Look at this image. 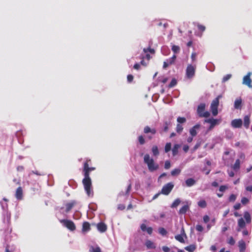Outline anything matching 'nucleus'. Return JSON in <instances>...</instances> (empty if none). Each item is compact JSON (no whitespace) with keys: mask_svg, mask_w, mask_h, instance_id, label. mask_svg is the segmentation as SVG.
I'll return each mask as SVG.
<instances>
[{"mask_svg":"<svg viewBox=\"0 0 252 252\" xmlns=\"http://www.w3.org/2000/svg\"><path fill=\"white\" fill-rule=\"evenodd\" d=\"M189 149V147L188 145H185L183 147V150L185 152L187 153Z\"/></svg>","mask_w":252,"mask_h":252,"instance_id":"338daca9","label":"nucleus"},{"mask_svg":"<svg viewBox=\"0 0 252 252\" xmlns=\"http://www.w3.org/2000/svg\"><path fill=\"white\" fill-rule=\"evenodd\" d=\"M205 103H201L198 106L197 112L200 117L207 118L210 116V113L208 111H205Z\"/></svg>","mask_w":252,"mask_h":252,"instance_id":"20e7f679","label":"nucleus"},{"mask_svg":"<svg viewBox=\"0 0 252 252\" xmlns=\"http://www.w3.org/2000/svg\"><path fill=\"white\" fill-rule=\"evenodd\" d=\"M145 245L147 249H155L156 248L155 244L151 240H148L145 242Z\"/></svg>","mask_w":252,"mask_h":252,"instance_id":"6ab92c4d","label":"nucleus"},{"mask_svg":"<svg viewBox=\"0 0 252 252\" xmlns=\"http://www.w3.org/2000/svg\"><path fill=\"white\" fill-rule=\"evenodd\" d=\"M152 152L154 156H157L159 155V151L157 146H153L152 148Z\"/></svg>","mask_w":252,"mask_h":252,"instance_id":"cd10ccee","label":"nucleus"},{"mask_svg":"<svg viewBox=\"0 0 252 252\" xmlns=\"http://www.w3.org/2000/svg\"><path fill=\"white\" fill-rule=\"evenodd\" d=\"M196 65L189 64L186 70V76L188 79H191L195 75Z\"/></svg>","mask_w":252,"mask_h":252,"instance_id":"39448f33","label":"nucleus"},{"mask_svg":"<svg viewBox=\"0 0 252 252\" xmlns=\"http://www.w3.org/2000/svg\"><path fill=\"white\" fill-rule=\"evenodd\" d=\"M179 147V145L178 144H175L172 150L173 156H175L178 154Z\"/></svg>","mask_w":252,"mask_h":252,"instance_id":"7c9ffc66","label":"nucleus"},{"mask_svg":"<svg viewBox=\"0 0 252 252\" xmlns=\"http://www.w3.org/2000/svg\"><path fill=\"white\" fill-rule=\"evenodd\" d=\"M140 228L142 231L147 232L151 235L153 232V228L151 227H147L146 225L144 223H142L140 226Z\"/></svg>","mask_w":252,"mask_h":252,"instance_id":"4468645a","label":"nucleus"},{"mask_svg":"<svg viewBox=\"0 0 252 252\" xmlns=\"http://www.w3.org/2000/svg\"><path fill=\"white\" fill-rule=\"evenodd\" d=\"M91 229L90 224L89 222L85 221L83 223L82 231L83 232L89 231Z\"/></svg>","mask_w":252,"mask_h":252,"instance_id":"dca6fc26","label":"nucleus"},{"mask_svg":"<svg viewBox=\"0 0 252 252\" xmlns=\"http://www.w3.org/2000/svg\"><path fill=\"white\" fill-rule=\"evenodd\" d=\"M241 207V205L240 203H236L234 206L233 208L235 210H239L240 209Z\"/></svg>","mask_w":252,"mask_h":252,"instance_id":"4d7b16f0","label":"nucleus"},{"mask_svg":"<svg viewBox=\"0 0 252 252\" xmlns=\"http://www.w3.org/2000/svg\"><path fill=\"white\" fill-rule=\"evenodd\" d=\"M251 123L250 121V116L249 115H246L244 118V126L246 128L248 129L249 128L250 125Z\"/></svg>","mask_w":252,"mask_h":252,"instance_id":"2eb2a0df","label":"nucleus"},{"mask_svg":"<svg viewBox=\"0 0 252 252\" xmlns=\"http://www.w3.org/2000/svg\"><path fill=\"white\" fill-rule=\"evenodd\" d=\"M200 146V143L198 142L195 144L193 147V151L197 150Z\"/></svg>","mask_w":252,"mask_h":252,"instance_id":"0e129e2a","label":"nucleus"},{"mask_svg":"<svg viewBox=\"0 0 252 252\" xmlns=\"http://www.w3.org/2000/svg\"><path fill=\"white\" fill-rule=\"evenodd\" d=\"M177 84V81L175 79H172L171 82L169 84V88H172Z\"/></svg>","mask_w":252,"mask_h":252,"instance_id":"c03bdc74","label":"nucleus"},{"mask_svg":"<svg viewBox=\"0 0 252 252\" xmlns=\"http://www.w3.org/2000/svg\"><path fill=\"white\" fill-rule=\"evenodd\" d=\"M65 227L69 230L73 231L76 229V226L73 221L68 220H60Z\"/></svg>","mask_w":252,"mask_h":252,"instance_id":"423d86ee","label":"nucleus"},{"mask_svg":"<svg viewBox=\"0 0 252 252\" xmlns=\"http://www.w3.org/2000/svg\"><path fill=\"white\" fill-rule=\"evenodd\" d=\"M227 243L233 246L235 243V241L234 240V238L232 237H230L229 239H228Z\"/></svg>","mask_w":252,"mask_h":252,"instance_id":"37998d69","label":"nucleus"},{"mask_svg":"<svg viewBox=\"0 0 252 252\" xmlns=\"http://www.w3.org/2000/svg\"><path fill=\"white\" fill-rule=\"evenodd\" d=\"M176 58V56L175 55H173L171 58L167 59L166 61L169 63V64H170V65H172L175 63Z\"/></svg>","mask_w":252,"mask_h":252,"instance_id":"473e14b6","label":"nucleus"},{"mask_svg":"<svg viewBox=\"0 0 252 252\" xmlns=\"http://www.w3.org/2000/svg\"><path fill=\"white\" fill-rule=\"evenodd\" d=\"M176 130L177 133H181L183 130V127L180 124H178L176 126Z\"/></svg>","mask_w":252,"mask_h":252,"instance_id":"58836bf2","label":"nucleus"},{"mask_svg":"<svg viewBox=\"0 0 252 252\" xmlns=\"http://www.w3.org/2000/svg\"><path fill=\"white\" fill-rule=\"evenodd\" d=\"M246 189L247 191L252 192V186H247V187L246 188Z\"/></svg>","mask_w":252,"mask_h":252,"instance_id":"774afa93","label":"nucleus"},{"mask_svg":"<svg viewBox=\"0 0 252 252\" xmlns=\"http://www.w3.org/2000/svg\"><path fill=\"white\" fill-rule=\"evenodd\" d=\"M89 252H101V251L99 247H94L91 246L90 248Z\"/></svg>","mask_w":252,"mask_h":252,"instance_id":"72a5a7b5","label":"nucleus"},{"mask_svg":"<svg viewBox=\"0 0 252 252\" xmlns=\"http://www.w3.org/2000/svg\"><path fill=\"white\" fill-rule=\"evenodd\" d=\"M210 218L208 216L205 215L203 217V221L205 223H207L209 221Z\"/></svg>","mask_w":252,"mask_h":252,"instance_id":"13d9d810","label":"nucleus"},{"mask_svg":"<svg viewBox=\"0 0 252 252\" xmlns=\"http://www.w3.org/2000/svg\"><path fill=\"white\" fill-rule=\"evenodd\" d=\"M91 164V159H86L85 162L84 163L83 168L84 178L82 180V183L83 184L85 190L89 196H92L93 195L92 181L90 177V172L95 169V167H89V165Z\"/></svg>","mask_w":252,"mask_h":252,"instance_id":"f257e3e1","label":"nucleus"},{"mask_svg":"<svg viewBox=\"0 0 252 252\" xmlns=\"http://www.w3.org/2000/svg\"><path fill=\"white\" fill-rule=\"evenodd\" d=\"M171 49L175 54H176L180 52V48L177 45H173Z\"/></svg>","mask_w":252,"mask_h":252,"instance_id":"f704fd0d","label":"nucleus"},{"mask_svg":"<svg viewBox=\"0 0 252 252\" xmlns=\"http://www.w3.org/2000/svg\"><path fill=\"white\" fill-rule=\"evenodd\" d=\"M175 238L176 240L180 242V243H185V240L183 238V235H182V234H178V235H176L175 236Z\"/></svg>","mask_w":252,"mask_h":252,"instance_id":"c756f323","label":"nucleus"},{"mask_svg":"<svg viewBox=\"0 0 252 252\" xmlns=\"http://www.w3.org/2000/svg\"><path fill=\"white\" fill-rule=\"evenodd\" d=\"M143 51L145 53H147L148 52H150L152 54L155 53V50L154 49H152L151 48H144Z\"/></svg>","mask_w":252,"mask_h":252,"instance_id":"09e8293b","label":"nucleus"},{"mask_svg":"<svg viewBox=\"0 0 252 252\" xmlns=\"http://www.w3.org/2000/svg\"><path fill=\"white\" fill-rule=\"evenodd\" d=\"M227 189H228V187L226 186L222 185V186H220L219 190L221 192H223Z\"/></svg>","mask_w":252,"mask_h":252,"instance_id":"603ef678","label":"nucleus"},{"mask_svg":"<svg viewBox=\"0 0 252 252\" xmlns=\"http://www.w3.org/2000/svg\"><path fill=\"white\" fill-rule=\"evenodd\" d=\"M23 189L21 187H19L16 190L15 193V197L18 200H21L23 198Z\"/></svg>","mask_w":252,"mask_h":252,"instance_id":"9b49d317","label":"nucleus"},{"mask_svg":"<svg viewBox=\"0 0 252 252\" xmlns=\"http://www.w3.org/2000/svg\"><path fill=\"white\" fill-rule=\"evenodd\" d=\"M138 142L140 145H143L145 143V140L144 136L142 135L138 137Z\"/></svg>","mask_w":252,"mask_h":252,"instance_id":"e433bc0d","label":"nucleus"},{"mask_svg":"<svg viewBox=\"0 0 252 252\" xmlns=\"http://www.w3.org/2000/svg\"><path fill=\"white\" fill-rule=\"evenodd\" d=\"M181 203V200L179 198L176 199L171 204V208H176Z\"/></svg>","mask_w":252,"mask_h":252,"instance_id":"2f4dec72","label":"nucleus"},{"mask_svg":"<svg viewBox=\"0 0 252 252\" xmlns=\"http://www.w3.org/2000/svg\"><path fill=\"white\" fill-rule=\"evenodd\" d=\"M236 199V195L234 194H232L229 196L228 200L229 202H234L235 201Z\"/></svg>","mask_w":252,"mask_h":252,"instance_id":"de8ad7c7","label":"nucleus"},{"mask_svg":"<svg viewBox=\"0 0 252 252\" xmlns=\"http://www.w3.org/2000/svg\"><path fill=\"white\" fill-rule=\"evenodd\" d=\"M107 225L103 222H99L97 224V228L100 232H104L107 230Z\"/></svg>","mask_w":252,"mask_h":252,"instance_id":"ddd939ff","label":"nucleus"},{"mask_svg":"<svg viewBox=\"0 0 252 252\" xmlns=\"http://www.w3.org/2000/svg\"><path fill=\"white\" fill-rule=\"evenodd\" d=\"M171 149V144L170 143H167L165 146L164 150L166 153L168 152Z\"/></svg>","mask_w":252,"mask_h":252,"instance_id":"a19ab883","label":"nucleus"},{"mask_svg":"<svg viewBox=\"0 0 252 252\" xmlns=\"http://www.w3.org/2000/svg\"><path fill=\"white\" fill-rule=\"evenodd\" d=\"M242 99L241 98L236 99L234 102V107L235 109H240L241 108Z\"/></svg>","mask_w":252,"mask_h":252,"instance_id":"b1692460","label":"nucleus"},{"mask_svg":"<svg viewBox=\"0 0 252 252\" xmlns=\"http://www.w3.org/2000/svg\"><path fill=\"white\" fill-rule=\"evenodd\" d=\"M196 54L194 52L192 53L191 55V59L193 62H194L196 61Z\"/></svg>","mask_w":252,"mask_h":252,"instance_id":"6e6d98bb","label":"nucleus"},{"mask_svg":"<svg viewBox=\"0 0 252 252\" xmlns=\"http://www.w3.org/2000/svg\"><path fill=\"white\" fill-rule=\"evenodd\" d=\"M221 97V95H218L215 99H214L211 105V109L213 116H216L218 113V106L219 104V99Z\"/></svg>","mask_w":252,"mask_h":252,"instance_id":"7ed1b4c3","label":"nucleus"},{"mask_svg":"<svg viewBox=\"0 0 252 252\" xmlns=\"http://www.w3.org/2000/svg\"><path fill=\"white\" fill-rule=\"evenodd\" d=\"M249 202V200L247 197H244L241 199V203L243 205H246Z\"/></svg>","mask_w":252,"mask_h":252,"instance_id":"49530a36","label":"nucleus"},{"mask_svg":"<svg viewBox=\"0 0 252 252\" xmlns=\"http://www.w3.org/2000/svg\"><path fill=\"white\" fill-rule=\"evenodd\" d=\"M198 205L201 208H204L207 206V203L204 200H201L198 202Z\"/></svg>","mask_w":252,"mask_h":252,"instance_id":"c9c22d12","label":"nucleus"},{"mask_svg":"<svg viewBox=\"0 0 252 252\" xmlns=\"http://www.w3.org/2000/svg\"><path fill=\"white\" fill-rule=\"evenodd\" d=\"M174 185L172 183H168L162 187L161 193L164 195H167L171 191Z\"/></svg>","mask_w":252,"mask_h":252,"instance_id":"6e6552de","label":"nucleus"},{"mask_svg":"<svg viewBox=\"0 0 252 252\" xmlns=\"http://www.w3.org/2000/svg\"><path fill=\"white\" fill-rule=\"evenodd\" d=\"M162 249L164 252H169L170 251V249L167 246H163Z\"/></svg>","mask_w":252,"mask_h":252,"instance_id":"052dcab7","label":"nucleus"},{"mask_svg":"<svg viewBox=\"0 0 252 252\" xmlns=\"http://www.w3.org/2000/svg\"><path fill=\"white\" fill-rule=\"evenodd\" d=\"M240 167V161L239 159L236 160L235 163L232 166L234 170H238Z\"/></svg>","mask_w":252,"mask_h":252,"instance_id":"bb28decb","label":"nucleus"},{"mask_svg":"<svg viewBox=\"0 0 252 252\" xmlns=\"http://www.w3.org/2000/svg\"><path fill=\"white\" fill-rule=\"evenodd\" d=\"M181 172V170L179 168H175L171 171V175L172 176H175L179 175Z\"/></svg>","mask_w":252,"mask_h":252,"instance_id":"c85d7f7f","label":"nucleus"},{"mask_svg":"<svg viewBox=\"0 0 252 252\" xmlns=\"http://www.w3.org/2000/svg\"><path fill=\"white\" fill-rule=\"evenodd\" d=\"M127 80L129 83H131L133 80V76L131 74H129L127 76Z\"/></svg>","mask_w":252,"mask_h":252,"instance_id":"5fc2aeb1","label":"nucleus"},{"mask_svg":"<svg viewBox=\"0 0 252 252\" xmlns=\"http://www.w3.org/2000/svg\"><path fill=\"white\" fill-rule=\"evenodd\" d=\"M126 207L124 204H119L118 206V209L120 210H124Z\"/></svg>","mask_w":252,"mask_h":252,"instance_id":"680f3d73","label":"nucleus"},{"mask_svg":"<svg viewBox=\"0 0 252 252\" xmlns=\"http://www.w3.org/2000/svg\"><path fill=\"white\" fill-rule=\"evenodd\" d=\"M200 126L199 124H197L190 129L189 133L192 136H195L196 135L197 132L196 129L199 128Z\"/></svg>","mask_w":252,"mask_h":252,"instance_id":"f3484780","label":"nucleus"},{"mask_svg":"<svg viewBox=\"0 0 252 252\" xmlns=\"http://www.w3.org/2000/svg\"><path fill=\"white\" fill-rule=\"evenodd\" d=\"M140 65L139 63H135L134 66L133 68L136 70H138L140 68Z\"/></svg>","mask_w":252,"mask_h":252,"instance_id":"69168bd1","label":"nucleus"},{"mask_svg":"<svg viewBox=\"0 0 252 252\" xmlns=\"http://www.w3.org/2000/svg\"><path fill=\"white\" fill-rule=\"evenodd\" d=\"M242 120L240 119L233 120L231 123V126L234 128H240L242 127Z\"/></svg>","mask_w":252,"mask_h":252,"instance_id":"9d476101","label":"nucleus"},{"mask_svg":"<svg viewBox=\"0 0 252 252\" xmlns=\"http://www.w3.org/2000/svg\"><path fill=\"white\" fill-rule=\"evenodd\" d=\"M189 209V206L188 205H185L182 208H180L179 211L180 214H185L186 213L187 211Z\"/></svg>","mask_w":252,"mask_h":252,"instance_id":"5701e85b","label":"nucleus"},{"mask_svg":"<svg viewBox=\"0 0 252 252\" xmlns=\"http://www.w3.org/2000/svg\"><path fill=\"white\" fill-rule=\"evenodd\" d=\"M170 125V121H165L164 123L163 131L167 132L168 130V126Z\"/></svg>","mask_w":252,"mask_h":252,"instance_id":"4c0bfd02","label":"nucleus"},{"mask_svg":"<svg viewBox=\"0 0 252 252\" xmlns=\"http://www.w3.org/2000/svg\"><path fill=\"white\" fill-rule=\"evenodd\" d=\"M144 162L147 164L148 170L150 172H154L159 168L158 163L155 162L154 159L151 158L149 154H146L144 156Z\"/></svg>","mask_w":252,"mask_h":252,"instance_id":"f03ea898","label":"nucleus"},{"mask_svg":"<svg viewBox=\"0 0 252 252\" xmlns=\"http://www.w3.org/2000/svg\"><path fill=\"white\" fill-rule=\"evenodd\" d=\"M238 244H239L238 246H239L240 252H244L246 249L245 242L243 240H241L239 241Z\"/></svg>","mask_w":252,"mask_h":252,"instance_id":"aec40b11","label":"nucleus"},{"mask_svg":"<svg viewBox=\"0 0 252 252\" xmlns=\"http://www.w3.org/2000/svg\"><path fill=\"white\" fill-rule=\"evenodd\" d=\"M244 217L246 220L247 223H249L251 222V217L250 213L246 211L244 213Z\"/></svg>","mask_w":252,"mask_h":252,"instance_id":"393cba45","label":"nucleus"},{"mask_svg":"<svg viewBox=\"0 0 252 252\" xmlns=\"http://www.w3.org/2000/svg\"><path fill=\"white\" fill-rule=\"evenodd\" d=\"M196 249V246L194 244L190 245L185 248V249L189 252H193Z\"/></svg>","mask_w":252,"mask_h":252,"instance_id":"412c9836","label":"nucleus"},{"mask_svg":"<svg viewBox=\"0 0 252 252\" xmlns=\"http://www.w3.org/2000/svg\"><path fill=\"white\" fill-rule=\"evenodd\" d=\"M177 122L180 124H183L186 122V119L185 117H179L177 119Z\"/></svg>","mask_w":252,"mask_h":252,"instance_id":"79ce46f5","label":"nucleus"},{"mask_svg":"<svg viewBox=\"0 0 252 252\" xmlns=\"http://www.w3.org/2000/svg\"><path fill=\"white\" fill-rule=\"evenodd\" d=\"M251 73L248 72L246 76H245L243 79V84L247 85L249 88H252V79L251 78Z\"/></svg>","mask_w":252,"mask_h":252,"instance_id":"1a4fd4ad","label":"nucleus"},{"mask_svg":"<svg viewBox=\"0 0 252 252\" xmlns=\"http://www.w3.org/2000/svg\"><path fill=\"white\" fill-rule=\"evenodd\" d=\"M169 65H170V64H169V63L166 61L163 62V68L164 69H165L167 67H168Z\"/></svg>","mask_w":252,"mask_h":252,"instance_id":"bf43d9fd","label":"nucleus"},{"mask_svg":"<svg viewBox=\"0 0 252 252\" xmlns=\"http://www.w3.org/2000/svg\"><path fill=\"white\" fill-rule=\"evenodd\" d=\"M143 132L146 134L150 133V134L147 136V138L149 140H151L153 138V135L156 134L157 130L155 128H152L149 126H147L144 127L143 129Z\"/></svg>","mask_w":252,"mask_h":252,"instance_id":"0eeeda50","label":"nucleus"},{"mask_svg":"<svg viewBox=\"0 0 252 252\" xmlns=\"http://www.w3.org/2000/svg\"><path fill=\"white\" fill-rule=\"evenodd\" d=\"M195 183L196 181L193 178H189L186 181V184L188 187H191L193 186Z\"/></svg>","mask_w":252,"mask_h":252,"instance_id":"4be33fe9","label":"nucleus"},{"mask_svg":"<svg viewBox=\"0 0 252 252\" xmlns=\"http://www.w3.org/2000/svg\"><path fill=\"white\" fill-rule=\"evenodd\" d=\"M238 226L240 228H243L246 226L245 222L243 218H240L238 221Z\"/></svg>","mask_w":252,"mask_h":252,"instance_id":"a878e982","label":"nucleus"},{"mask_svg":"<svg viewBox=\"0 0 252 252\" xmlns=\"http://www.w3.org/2000/svg\"><path fill=\"white\" fill-rule=\"evenodd\" d=\"M197 26L198 30L202 32H204L206 29V27L204 26L200 25L199 24H198Z\"/></svg>","mask_w":252,"mask_h":252,"instance_id":"8fccbe9b","label":"nucleus"},{"mask_svg":"<svg viewBox=\"0 0 252 252\" xmlns=\"http://www.w3.org/2000/svg\"><path fill=\"white\" fill-rule=\"evenodd\" d=\"M205 123H209L211 125L215 127V126L219 124L220 120L218 119H215L214 118H210L206 119L204 120Z\"/></svg>","mask_w":252,"mask_h":252,"instance_id":"f8f14e48","label":"nucleus"},{"mask_svg":"<svg viewBox=\"0 0 252 252\" xmlns=\"http://www.w3.org/2000/svg\"><path fill=\"white\" fill-rule=\"evenodd\" d=\"M231 76H232L231 74H227V75H225L222 78V82H225L226 81H227L229 79H230L231 78Z\"/></svg>","mask_w":252,"mask_h":252,"instance_id":"a18cd8bd","label":"nucleus"},{"mask_svg":"<svg viewBox=\"0 0 252 252\" xmlns=\"http://www.w3.org/2000/svg\"><path fill=\"white\" fill-rule=\"evenodd\" d=\"M158 232L162 236L166 235L167 233V231L163 227L159 228Z\"/></svg>","mask_w":252,"mask_h":252,"instance_id":"ea45409f","label":"nucleus"},{"mask_svg":"<svg viewBox=\"0 0 252 252\" xmlns=\"http://www.w3.org/2000/svg\"><path fill=\"white\" fill-rule=\"evenodd\" d=\"M75 204L76 202L74 201H72L70 202L66 203L65 204V212L66 213L69 212L73 208V207L75 205Z\"/></svg>","mask_w":252,"mask_h":252,"instance_id":"a211bd4d","label":"nucleus"},{"mask_svg":"<svg viewBox=\"0 0 252 252\" xmlns=\"http://www.w3.org/2000/svg\"><path fill=\"white\" fill-rule=\"evenodd\" d=\"M196 230L199 232H202L203 230V227L202 225L197 224L196 226Z\"/></svg>","mask_w":252,"mask_h":252,"instance_id":"864d4df0","label":"nucleus"},{"mask_svg":"<svg viewBox=\"0 0 252 252\" xmlns=\"http://www.w3.org/2000/svg\"><path fill=\"white\" fill-rule=\"evenodd\" d=\"M171 164L169 160H166L164 164V168L166 169H168L170 168Z\"/></svg>","mask_w":252,"mask_h":252,"instance_id":"3c124183","label":"nucleus"},{"mask_svg":"<svg viewBox=\"0 0 252 252\" xmlns=\"http://www.w3.org/2000/svg\"><path fill=\"white\" fill-rule=\"evenodd\" d=\"M131 189V184H130L127 188V189H126V194H128Z\"/></svg>","mask_w":252,"mask_h":252,"instance_id":"e2e57ef3","label":"nucleus"}]
</instances>
